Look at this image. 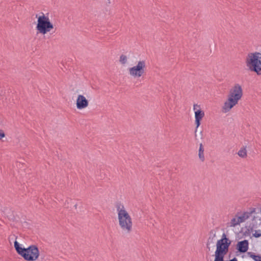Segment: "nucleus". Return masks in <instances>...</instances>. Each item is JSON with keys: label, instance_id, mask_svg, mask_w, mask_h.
Masks as SVG:
<instances>
[{"label": "nucleus", "instance_id": "obj_23", "mask_svg": "<svg viewBox=\"0 0 261 261\" xmlns=\"http://www.w3.org/2000/svg\"><path fill=\"white\" fill-rule=\"evenodd\" d=\"M256 261H261V259L259 258V259H257Z\"/></svg>", "mask_w": 261, "mask_h": 261}, {"label": "nucleus", "instance_id": "obj_10", "mask_svg": "<svg viewBox=\"0 0 261 261\" xmlns=\"http://www.w3.org/2000/svg\"><path fill=\"white\" fill-rule=\"evenodd\" d=\"M204 116V113L201 110H198L195 112V124L196 125L195 133H196L197 129L200 124V120L202 119Z\"/></svg>", "mask_w": 261, "mask_h": 261}, {"label": "nucleus", "instance_id": "obj_21", "mask_svg": "<svg viewBox=\"0 0 261 261\" xmlns=\"http://www.w3.org/2000/svg\"><path fill=\"white\" fill-rule=\"evenodd\" d=\"M199 107H200V106L197 104L194 105L193 109L195 111V112L197 110V108H199Z\"/></svg>", "mask_w": 261, "mask_h": 261}, {"label": "nucleus", "instance_id": "obj_1", "mask_svg": "<svg viewBox=\"0 0 261 261\" xmlns=\"http://www.w3.org/2000/svg\"><path fill=\"white\" fill-rule=\"evenodd\" d=\"M119 225L123 232L129 234L133 230L132 219L124 205L117 204L116 206Z\"/></svg>", "mask_w": 261, "mask_h": 261}, {"label": "nucleus", "instance_id": "obj_15", "mask_svg": "<svg viewBox=\"0 0 261 261\" xmlns=\"http://www.w3.org/2000/svg\"><path fill=\"white\" fill-rule=\"evenodd\" d=\"M247 254L255 261H256L257 259H259V258L261 259V256L255 255L253 252H247Z\"/></svg>", "mask_w": 261, "mask_h": 261}, {"label": "nucleus", "instance_id": "obj_22", "mask_svg": "<svg viewBox=\"0 0 261 261\" xmlns=\"http://www.w3.org/2000/svg\"><path fill=\"white\" fill-rule=\"evenodd\" d=\"M229 261H238V259H237V258L234 257L233 258H232V259L229 260Z\"/></svg>", "mask_w": 261, "mask_h": 261}, {"label": "nucleus", "instance_id": "obj_17", "mask_svg": "<svg viewBox=\"0 0 261 261\" xmlns=\"http://www.w3.org/2000/svg\"><path fill=\"white\" fill-rule=\"evenodd\" d=\"M127 58L126 56L124 55H121L120 56L119 62H120L121 64L123 65L127 63Z\"/></svg>", "mask_w": 261, "mask_h": 261}, {"label": "nucleus", "instance_id": "obj_9", "mask_svg": "<svg viewBox=\"0 0 261 261\" xmlns=\"http://www.w3.org/2000/svg\"><path fill=\"white\" fill-rule=\"evenodd\" d=\"M249 248V242L247 240L239 241L237 244V249L241 253L246 252Z\"/></svg>", "mask_w": 261, "mask_h": 261}, {"label": "nucleus", "instance_id": "obj_19", "mask_svg": "<svg viewBox=\"0 0 261 261\" xmlns=\"http://www.w3.org/2000/svg\"><path fill=\"white\" fill-rule=\"evenodd\" d=\"M253 236L255 238H259L261 236L260 230H255V232L253 233Z\"/></svg>", "mask_w": 261, "mask_h": 261}, {"label": "nucleus", "instance_id": "obj_5", "mask_svg": "<svg viewBox=\"0 0 261 261\" xmlns=\"http://www.w3.org/2000/svg\"><path fill=\"white\" fill-rule=\"evenodd\" d=\"M36 17L38 19L36 29L39 33L45 35L53 29V24L50 21L49 17L44 13H42L38 16L36 15Z\"/></svg>", "mask_w": 261, "mask_h": 261}, {"label": "nucleus", "instance_id": "obj_14", "mask_svg": "<svg viewBox=\"0 0 261 261\" xmlns=\"http://www.w3.org/2000/svg\"><path fill=\"white\" fill-rule=\"evenodd\" d=\"M240 223H241V222H240L238 217L233 218V219H231L230 222V226L231 227H234L236 225L239 224Z\"/></svg>", "mask_w": 261, "mask_h": 261}, {"label": "nucleus", "instance_id": "obj_20", "mask_svg": "<svg viewBox=\"0 0 261 261\" xmlns=\"http://www.w3.org/2000/svg\"><path fill=\"white\" fill-rule=\"evenodd\" d=\"M5 136V134L4 132L0 129V140H2V138H4Z\"/></svg>", "mask_w": 261, "mask_h": 261}, {"label": "nucleus", "instance_id": "obj_18", "mask_svg": "<svg viewBox=\"0 0 261 261\" xmlns=\"http://www.w3.org/2000/svg\"><path fill=\"white\" fill-rule=\"evenodd\" d=\"M216 236V234H214V236L213 238H211L210 237L208 239V240H207V244H206V246H207V247L208 248V250H210V247L208 246L210 245V244L211 243H213V238Z\"/></svg>", "mask_w": 261, "mask_h": 261}, {"label": "nucleus", "instance_id": "obj_3", "mask_svg": "<svg viewBox=\"0 0 261 261\" xmlns=\"http://www.w3.org/2000/svg\"><path fill=\"white\" fill-rule=\"evenodd\" d=\"M246 66L249 70L255 72L258 75H261V53L259 52L249 53L245 59Z\"/></svg>", "mask_w": 261, "mask_h": 261}, {"label": "nucleus", "instance_id": "obj_6", "mask_svg": "<svg viewBox=\"0 0 261 261\" xmlns=\"http://www.w3.org/2000/svg\"><path fill=\"white\" fill-rule=\"evenodd\" d=\"M231 241L223 233L222 238L218 240L216 244V253L225 255L228 251L229 247L231 244Z\"/></svg>", "mask_w": 261, "mask_h": 261}, {"label": "nucleus", "instance_id": "obj_16", "mask_svg": "<svg viewBox=\"0 0 261 261\" xmlns=\"http://www.w3.org/2000/svg\"><path fill=\"white\" fill-rule=\"evenodd\" d=\"M215 258L214 261H224V255H223L216 253L215 252Z\"/></svg>", "mask_w": 261, "mask_h": 261}, {"label": "nucleus", "instance_id": "obj_4", "mask_svg": "<svg viewBox=\"0 0 261 261\" xmlns=\"http://www.w3.org/2000/svg\"><path fill=\"white\" fill-rule=\"evenodd\" d=\"M14 247L17 252L27 260L34 261L38 258L39 252L38 248L35 245H31L26 249L22 248L20 247L19 243L15 241Z\"/></svg>", "mask_w": 261, "mask_h": 261}, {"label": "nucleus", "instance_id": "obj_8", "mask_svg": "<svg viewBox=\"0 0 261 261\" xmlns=\"http://www.w3.org/2000/svg\"><path fill=\"white\" fill-rule=\"evenodd\" d=\"M89 105V101L83 95H79L76 101V108L79 110H82L86 108Z\"/></svg>", "mask_w": 261, "mask_h": 261}, {"label": "nucleus", "instance_id": "obj_12", "mask_svg": "<svg viewBox=\"0 0 261 261\" xmlns=\"http://www.w3.org/2000/svg\"><path fill=\"white\" fill-rule=\"evenodd\" d=\"M250 215H251V213H248V212L244 213L242 215L238 217L240 222L241 223L244 222L246 220H247V219H248L250 217Z\"/></svg>", "mask_w": 261, "mask_h": 261}, {"label": "nucleus", "instance_id": "obj_2", "mask_svg": "<svg viewBox=\"0 0 261 261\" xmlns=\"http://www.w3.org/2000/svg\"><path fill=\"white\" fill-rule=\"evenodd\" d=\"M243 96V89L239 84H235L230 90L227 95V99L222 107V112L227 113L236 105L241 99Z\"/></svg>", "mask_w": 261, "mask_h": 261}, {"label": "nucleus", "instance_id": "obj_13", "mask_svg": "<svg viewBox=\"0 0 261 261\" xmlns=\"http://www.w3.org/2000/svg\"><path fill=\"white\" fill-rule=\"evenodd\" d=\"M238 154L239 156L242 158H245L247 156V150L245 147L241 148L238 151Z\"/></svg>", "mask_w": 261, "mask_h": 261}, {"label": "nucleus", "instance_id": "obj_11", "mask_svg": "<svg viewBox=\"0 0 261 261\" xmlns=\"http://www.w3.org/2000/svg\"><path fill=\"white\" fill-rule=\"evenodd\" d=\"M198 156L199 159L203 162L205 160L204 155V147L202 143L200 144L199 149L198 151Z\"/></svg>", "mask_w": 261, "mask_h": 261}, {"label": "nucleus", "instance_id": "obj_7", "mask_svg": "<svg viewBox=\"0 0 261 261\" xmlns=\"http://www.w3.org/2000/svg\"><path fill=\"white\" fill-rule=\"evenodd\" d=\"M145 67V61H139L136 66L129 68L128 72L132 76L135 78L140 77L144 73Z\"/></svg>", "mask_w": 261, "mask_h": 261}]
</instances>
